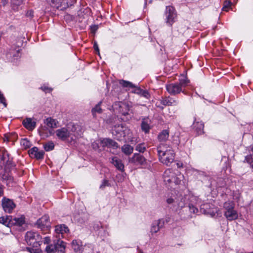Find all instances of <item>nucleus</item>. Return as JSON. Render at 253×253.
I'll return each instance as SVG.
<instances>
[{"mask_svg": "<svg viewBox=\"0 0 253 253\" xmlns=\"http://www.w3.org/2000/svg\"><path fill=\"white\" fill-rule=\"evenodd\" d=\"M163 177L166 183L174 182L175 184H180L184 176L178 169H168L165 171Z\"/></svg>", "mask_w": 253, "mask_h": 253, "instance_id": "nucleus-1", "label": "nucleus"}, {"mask_svg": "<svg viewBox=\"0 0 253 253\" xmlns=\"http://www.w3.org/2000/svg\"><path fill=\"white\" fill-rule=\"evenodd\" d=\"M76 128L74 125L72 126L71 128L69 126L64 127L57 129L55 134L57 137L62 141H65L69 138L73 139L72 135H75L73 132L75 131Z\"/></svg>", "mask_w": 253, "mask_h": 253, "instance_id": "nucleus-2", "label": "nucleus"}, {"mask_svg": "<svg viewBox=\"0 0 253 253\" xmlns=\"http://www.w3.org/2000/svg\"><path fill=\"white\" fill-rule=\"evenodd\" d=\"M25 240L28 245L34 247H38L41 245L42 237L38 233L31 231L26 233Z\"/></svg>", "mask_w": 253, "mask_h": 253, "instance_id": "nucleus-3", "label": "nucleus"}, {"mask_svg": "<svg viewBox=\"0 0 253 253\" xmlns=\"http://www.w3.org/2000/svg\"><path fill=\"white\" fill-rule=\"evenodd\" d=\"M128 131L129 129L122 125H116L112 129L113 135L119 141L124 140Z\"/></svg>", "mask_w": 253, "mask_h": 253, "instance_id": "nucleus-4", "label": "nucleus"}, {"mask_svg": "<svg viewBox=\"0 0 253 253\" xmlns=\"http://www.w3.org/2000/svg\"><path fill=\"white\" fill-rule=\"evenodd\" d=\"M36 225L38 228L42 231L48 232L51 227L49 216L47 215L42 216L37 220Z\"/></svg>", "mask_w": 253, "mask_h": 253, "instance_id": "nucleus-5", "label": "nucleus"}, {"mask_svg": "<svg viewBox=\"0 0 253 253\" xmlns=\"http://www.w3.org/2000/svg\"><path fill=\"white\" fill-rule=\"evenodd\" d=\"M200 211L204 214H208L213 217L217 213L218 210L212 204L205 203L201 205Z\"/></svg>", "mask_w": 253, "mask_h": 253, "instance_id": "nucleus-6", "label": "nucleus"}, {"mask_svg": "<svg viewBox=\"0 0 253 253\" xmlns=\"http://www.w3.org/2000/svg\"><path fill=\"white\" fill-rule=\"evenodd\" d=\"M114 109L118 110L123 115L126 116L128 114L129 105L126 102H116L113 105Z\"/></svg>", "mask_w": 253, "mask_h": 253, "instance_id": "nucleus-7", "label": "nucleus"}, {"mask_svg": "<svg viewBox=\"0 0 253 253\" xmlns=\"http://www.w3.org/2000/svg\"><path fill=\"white\" fill-rule=\"evenodd\" d=\"M167 23L171 25L175 21L177 15L175 9L171 6H167L166 11Z\"/></svg>", "mask_w": 253, "mask_h": 253, "instance_id": "nucleus-8", "label": "nucleus"}, {"mask_svg": "<svg viewBox=\"0 0 253 253\" xmlns=\"http://www.w3.org/2000/svg\"><path fill=\"white\" fill-rule=\"evenodd\" d=\"M1 205L3 211L5 212L11 213L16 207L13 200L3 197L1 201Z\"/></svg>", "mask_w": 253, "mask_h": 253, "instance_id": "nucleus-9", "label": "nucleus"}, {"mask_svg": "<svg viewBox=\"0 0 253 253\" xmlns=\"http://www.w3.org/2000/svg\"><path fill=\"white\" fill-rule=\"evenodd\" d=\"M128 162L135 165L144 166L146 164V159L140 154L134 153L131 158H129Z\"/></svg>", "mask_w": 253, "mask_h": 253, "instance_id": "nucleus-10", "label": "nucleus"}, {"mask_svg": "<svg viewBox=\"0 0 253 253\" xmlns=\"http://www.w3.org/2000/svg\"><path fill=\"white\" fill-rule=\"evenodd\" d=\"M174 152L173 151H169V153H165L164 156H159V160L163 164L169 166L174 160Z\"/></svg>", "mask_w": 253, "mask_h": 253, "instance_id": "nucleus-11", "label": "nucleus"}, {"mask_svg": "<svg viewBox=\"0 0 253 253\" xmlns=\"http://www.w3.org/2000/svg\"><path fill=\"white\" fill-rule=\"evenodd\" d=\"M166 89L168 92L171 95H176L181 92H184L183 89H181L180 85L176 83H172L166 85Z\"/></svg>", "mask_w": 253, "mask_h": 253, "instance_id": "nucleus-12", "label": "nucleus"}, {"mask_svg": "<svg viewBox=\"0 0 253 253\" xmlns=\"http://www.w3.org/2000/svg\"><path fill=\"white\" fill-rule=\"evenodd\" d=\"M29 154L32 158L40 160L43 158L44 152L42 150H39L37 147H34L29 150Z\"/></svg>", "mask_w": 253, "mask_h": 253, "instance_id": "nucleus-13", "label": "nucleus"}, {"mask_svg": "<svg viewBox=\"0 0 253 253\" xmlns=\"http://www.w3.org/2000/svg\"><path fill=\"white\" fill-rule=\"evenodd\" d=\"M169 151H173L170 146L165 143H161L157 147L158 156H164L165 153H169Z\"/></svg>", "mask_w": 253, "mask_h": 253, "instance_id": "nucleus-14", "label": "nucleus"}, {"mask_svg": "<svg viewBox=\"0 0 253 253\" xmlns=\"http://www.w3.org/2000/svg\"><path fill=\"white\" fill-rule=\"evenodd\" d=\"M0 164L3 165H8L10 164V160L8 152L4 149L0 150Z\"/></svg>", "mask_w": 253, "mask_h": 253, "instance_id": "nucleus-15", "label": "nucleus"}, {"mask_svg": "<svg viewBox=\"0 0 253 253\" xmlns=\"http://www.w3.org/2000/svg\"><path fill=\"white\" fill-rule=\"evenodd\" d=\"M101 144L102 147H107L108 148H112L113 149H116L119 147L118 144L116 142L110 138L103 139L101 140Z\"/></svg>", "mask_w": 253, "mask_h": 253, "instance_id": "nucleus-16", "label": "nucleus"}, {"mask_svg": "<svg viewBox=\"0 0 253 253\" xmlns=\"http://www.w3.org/2000/svg\"><path fill=\"white\" fill-rule=\"evenodd\" d=\"M161 103L165 106H175L178 104V101L169 96L162 98L161 100Z\"/></svg>", "mask_w": 253, "mask_h": 253, "instance_id": "nucleus-17", "label": "nucleus"}, {"mask_svg": "<svg viewBox=\"0 0 253 253\" xmlns=\"http://www.w3.org/2000/svg\"><path fill=\"white\" fill-rule=\"evenodd\" d=\"M111 163L115 168L121 171H124V165L122 161L117 157H114L111 159Z\"/></svg>", "mask_w": 253, "mask_h": 253, "instance_id": "nucleus-18", "label": "nucleus"}, {"mask_svg": "<svg viewBox=\"0 0 253 253\" xmlns=\"http://www.w3.org/2000/svg\"><path fill=\"white\" fill-rule=\"evenodd\" d=\"M55 231L56 233L59 235V238L60 235H61V237L63 238L64 234L67 233L69 231V230L68 227L65 224H60L55 226Z\"/></svg>", "mask_w": 253, "mask_h": 253, "instance_id": "nucleus-19", "label": "nucleus"}, {"mask_svg": "<svg viewBox=\"0 0 253 253\" xmlns=\"http://www.w3.org/2000/svg\"><path fill=\"white\" fill-rule=\"evenodd\" d=\"M151 121L148 118H144L142 119L141 124V128L145 133H149L150 130L151 129Z\"/></svg>", "mask_w": 253, "mask_h": 253, "instance_id": "nucleus-20", "label": "nucleus"}, {"mask_svg": "<svg viewBox=\"0 0 253 253\" xmlns=\"http://www.w3.org/2000/svg\"><path fill=\"white\" fill-rule=\"evenodd\" d=\"M193 128L196 131L198 135H201L204 133V125L201 121H197L195 120L193 124Z\"/></svg>", "mask_w": 253, "mask_h": 253, "instance_id": "nucleus-21", "label": "nucleus"}, {"mask_svg": "<svg viewBox=\"0 0 253 253\" xmlns=\"http://www.w3.org/2000/svg\"><path fill=\"white\" fill-rule=\"evenodd\" d=\"M224 215L230 221L235 220L238 217V213L234 209L231 211H224Z\"/></svg>", "mask_w": 253, "mask_h": 253, "instance_id": "nucleus-22", "label": "nucleus"}, {"mask_svg": "<svg viewBox=\"0 0 253 253\" xmlns=\"http://www.w3.org/2000/svg\"><path fill=\"white\" fill-rule=\"evenodd\" d=\"M19 49H15L11 48L9 49L8 51L6 53V56L8 58H11L12 59H16L20 56V53Z\"/></svg>", "mask_w": 253, "mask_h": 253, "instance_id": "nucleus-23", "label": "nucleus"}, {"mask_svg": "<svg viewBox=\"0 0 253 253\" xmlns=\"http://www.w3.org/2000/svg\"><path fill=\"white\" fill-rule=\"evenodd\" d=\"M24 126L28 129L31 130L36 127V123L35 121H33L31 118H27L23 122Z\"/></svg>", "mask_w": 253, "mask_h": 253, "instance_id": "nucleus-24", "label": "nucleus"}, {"mask_svg": "<svg viewBox=\"0 0 253 253\" xmlns=\"http://www.w3.org/2000/svg\"><path fill=\"white\" fill-rule=\"evenodd\" d=\"M44 124L50 128H56L58 126L59 124L57 120L51 117L47 118L44 121Z\"/></svg>", "mask_w": 253, "mask_h": 253, "instance_id": "nucleus-25", "label": "nucleus"}, {"mask_svg": "<svg viewBox=\"0 0 253 253\" xmlns=\"http://www.w3.org/2000/svg\"><path fill=\"white\" fill-rule=\"evenodd\" d=\"M56 247V252L64 253L65 249V243L60 240H58L56 242L54 243Z\"/></svg>", "mask_w": 253, "mask_h": 253, "instance_id": "nucleus-26", "label": "nucleus"}, {"mask_svg": "<svg viewBox=\"0 0 253 253\" xmlns=\"http://www.w3.org/2000/svg\"><path fill=\"white\" fill-rule=\"evenodd\" d=\"M169 137V131L167 129L163 130L158 135V139L161 143L165 142Z\"/></svg>", "mask_w": 253, "mask_h": 253, "instance_id": "nucleus-27", "label": "nucleus"}, {"mask_svg": "<svg viewBox=\"0 0 253 253\" xmlns=\"http://www.w3.org/2000/svg\"><path fill=\"white\" fill-rule=\"evenodd\" d=\"M122 152L126 156L131 155L133 151V147L129 144H125L122 148Z\"/></svg>", "mask_w": 253, "mask_h": 253, "instance_id": "nucleus-28", "label": "nucleus"}, {"mask_svg": "<svg viewBox=\"0 0 253 253\" xmlns=\"http://www.w3.org/2000/svg\"><path fill=\"white\" fill-rule=\"evenodd\" d=\"M11 217L9 216H2L0 217V223L5 226H9L11 221Z\"/></svg>", "mask_w": 253, "mask_h": 253, "instance_id": "nucleus-29", "label": "nucleus"}, {"mask_svg": "<svg viewBox=\"0 0 253 253\" xmlns=\"http://www.w3.org/2000/svg\"><path fill=\"white\" fill-rule=\"evenodd\" d=\"M119 83L124 87L133 88L135 87V85L133 84L132 83L123 80H120L119 81Z\"/></svg>", "mask_w": 253, "mask_h": 253, "instance_id": "nucleus-30", "label": "nucleus"}, {"mask_svg": "<svg viewBox=\"0 0 253 253\" xmlns=\"http://www.w3.org/2000/svg\"><path fill=\"white\" fill-rule=\"evenodd\" d=\"M234 203L232 201L225 202L223 204V208L225 211H231L234 209Z\"/></svg>", "mask_w": 253, "mask_h": 253, "instance_id": "nucleus-31", "label": "nucleus"}, {"mask_svg": "<svg viewBox=\"0 0 253 253\" xmlns=\"http://www.w3.org/2000/svg\"><path fill=\"white\" fill-rule=\"evenodd\" d=\"M76 1V0H63L61 5L64 8H66L73 5Z\"/></svg>", "mask_w": 253, "mask_h": 253, "instance_id": "nucleus-32", "label": "nucleus"}, {"mask_svg": "<svg viewBox=\"0 0 253 253\" xmlns=\"http://www.w3.org/2000/svg\"><path fill=\"white\" fill-rule=\"evenodd\" d=\"M14 224L21 226L25 223V217L23 216H21L20 217H15L13 219Z\"/></svg>", "mask_w": 253, "mask_h": 253, "instance_id": "nucleus-33", "label": "nucleus"}, {"mask_svg": "<svg viewBox=\"0 0 253 253\" xmlns=\"http://www.w3.org/2000/svg\"><path fill=\"white\" fill-rule=\"evenodd\" d=\"M147 146L144 143L138 144L136 146L135 150L140 153H144L146 150Z\"/></svg>", "mask_w": 253, "mask_h": 253, "instance_id": "nucleus-34", "label": "nucleus"}, {"mask_svg": "<svg viewBox=\"0 0 253 253\" xmlns=\"http://www.w3.org/2000/svg\"><path fill=\"white\" fill-rule=\"evenodd\" d=\"M81 246L79 242L77 240H73L72 243V247L73 250L76 252H78L81 250Z\"/></svg>", "mask_w": 253, "mask_h": 253, "instance_id": "nucleus-35", "label": "nucleus"}, {"mask_svg": "<svg viewBox=\"0 0 253 253\" xmlns=\"http://www.w3.org/2000/svg\"><path fill=\"white\" fill-rule=\"evenodd\" d=\"M189 84V81L186 78L183 77L179 80V82L178 83L179 85L181 86V89L187 86Z\"/></svg>", "mask_w": 253, "mask_h": 253, "instance_id": "nucleus-36", "label": "nucleus"}, {"mask_svg": "<svg viewBox=\"0 0 253 253\" xmlns=\"http://www.w3.org/2000/svg\"><path fill=\"white\" fill-rule=\"evenodd\" d=\"M46 253H55L56 252V247L54 244L47 245L45 249Z\"/></svg>", "mask_w": 253, "mask_h": 253, "instance_id": "nucleus-37", "label": "nucleus"}, {"mask_svg": "<svg viewBox=\"0 0 253 253\" xmlns=\"http://www.w3.org/2000/svg\"><path fill=\"white\" fill-rule=\"evenodd\" d=\"M44 149L46 151H49L54 149V145L53 142L49 141L44 145Z\"/></svg>", "mask_w": 253, "mask_h": 253, "instance_id": "nucleus-38", "label": "nucleus"}, {"mask_svg": "<svg viewBox=\"0 0 253 253\" xmlns=\"http://www.w3.org/2000/svg\"><path fill=\"white\" fill-rule=\"evenodd\" d=\"M101 102L97 104L95 107L92 109V113L93 115L94 116L96 113H101L102 112L101 108L100 107Z\"/></svg>", "mask_w": 253, "mask_h": 253, "instance_id": "nucleus-39", "label": "nucleus"}, {"mask_svg": "<svg viewBox=\"0 0 253 253\" xmlns=\"http://www.w3.org/2000/svg\"><path fill=\"white\" fill-rule=\"evenodd\" d=\"M160 229V228L158 227L155 223L154 222L151 227V232L152 233H156L158 232Z\"/></svg>", "mask_w": 253, "mask_h": 253, "instance_id": "nucleus-40", "label": "nucleus"}, {"mask_svg": "<svg viewBox=\"0 0 253 253\" xmlns=\"http://www.w3.org/2000/svg\"><path fill=\"white\" fill-rule=\"evenodd\" d=\"M155 223L161 229L164 226L165 220L163 219H160L156 221Z\"/></svg>", "mask_w": 253, "mask_h": 253, "instance_id": "nucleus-41", "label": "nucleus"}, {"mask_svg": "<svg viewBox=\"0 0 253 253\" xmlns=\"http://www.w3.org/2000/svg\"><path fill=\"white\" fill-rule=\"evenodd\" d=\"M189 208L191 213H197L198 212V209L192 205H189Z\"/></svg>", "mask_w": 253, "mask_h": 253, "instance_id": "nucleus-42", "label": "nucleus"}, {"mask_svg": "<svg viewBox=\"0 0 253 253\" xmlns=\"http://www.w3.org/2000/svg\"><path fill=\"white\" fill-rule=\"evenodd\" d=\"M140 95L148 99L150 95L147 90H142Z\"/></svg>", "mask_w": 253, "mask_h": 253, "instance_id": "nucleus-43", "label": "nucleus"}, {"mask_svg": "<svg viewBox=\"0 0 253 253\" xmlns=\"http://www.w3.org/2000/svg\"><path fill=\"white\" fill-rule=\"evenodd\" d=\"M176 202H177V206L180 208H182L185 206V200L182 198H181L180 202H178L176 201Z\"/></svg>", "mask_w": 253, "mask_h": 253, "instance_id": "nucleus-44", "label": "nucleus"}, {"mask_svg": "<svg viewBox=\"0 0 253 253\" xmlns=\"http://www.w3.org/2000/svg\"><path fill=\"white\" fill-rule=\"evenodd\" d=\"M12 4L15 6L20 5L23 2V0H11Z\"/></svg>", "mask_w": 253, "mask_h": 253, "instance_id": "nucleus-45", "label": "nucleus"}, {"mask_svg": "<svg viewBox=\"0 0 253 253\" xmlns=\"http://www.w3.org/2000/svg\"><path fill=\"white\" fill-rule=\"evenodd\" d=\"M109 183L108 181L106 179H104L102 182V184L100 186V188L103 189L106 186H109Z\"/></svg>", "mask_w": 253, "mask_h": 253, "instance_id": "nucleus-46", "label": "nucleus"}, {"mask_svg": "<svg viewBox=\"0 0 253 253\" xmlns=\"http://www.w3.org/2000/svg\"><path fill=\"white\" fill-rule=\"evenodd\" d=\"M133 88H134V90L132 91V92L133 93L139 94V95H140L141 94V92L142 89H141L140 87L136 86L135 85V87H133Z\"/></svg>", "mask_w": 253, "mask_h": 253, "instance_id": "nucleus-47", "label": "nucleus"}, {"mask_svg": "<svg viewBox=\"0 0 253 253\" xmlns=\"http://www.w3.org/2000/svg\"><path fill=\"white\" fill-rule=\"evenodd\" d=\"M21 144L25 146V147H30V142L28 140H27L26 139H23L22 142Z\"/></svg>", "mask_w": 253, "mask_h": 253, "instance_id": "nucleus-48", "label": "nucleus"}, {"mask_svg": "<svg viewBox=\"0 0 253 253\" xmlns=\"http://www.w3.org/2000/svg\"><path fill=\"white\" fill-rule=\"evenodd\" d=\"M28 250L31 252V253H41V251L39 249L35 250L32 248H28Z\"/></svg>", "mask_w": 253, "mask_h": 253, "instance_id": "nucleus-49", "label": "nucleus"}, {"mask_svg": "<svg viewBox=\"0 0 253 253\" xmlns=\"http://www.w3.org/2000/svg\"><path fill=\"white\" fill-rule=\"evenodd\" d=\"M50 239L48 237H46L43 239V242H44V244H48L50 243Z\"/></svg>", "mask_w": 253, "mask_h": 253, "instance_id": "nucleus-50", "label": "nucleus"}, {"mask_svg": "<svg viewBox=\"0 0 253 253\" xmlns=\"http://www.w3.org/2000/svg\"><path fill=\"white\" fill-rule=\"evenodd\" d=\"M93 47L94 48V50L98 52V54H99V47L96 42H94L93 44Z\"/></svg>", "mask_w": 253, "mask_h": 253, "instance_id": "nucleus-51", "label": "nucleus"}, {"mask_svg": "<svg viewBox=\"0 0 253 253\" xmlns=\"http://www.w3.org/2000/svg\"><path fill=\"white\" fill-rule=\"evenodd\" d=\"M41 88L43 91H46V92H50V91H51L52 90V89H51L50 88L46 87H42Z\"/></svg>", "mask_w": 253, "mask_h": 253, "instance_id": "nucleus-52", "label": "nucleus"}, {"mask_svg": "<svg viewBox=\"0 0 253 253\" xmlns=\"http://www.w3.org/2000/svg\"><path fill=\"white\" fill-rule=\"evenodd\" d=\"M174 202H175L174 200L171 198H169L167 199V203L168 204H172Z\"/></svg>", "mask_w": 253, "mask_h": 253, "instance_id": "nucleus-53", "label": "nucleus"}, {"mask_svg": "<svg viewBox=\"0 0 253 253\" xmlns=\"http://www.w3.org/2000/svg\"><path fill=\"white\" fill-rule=\"evenodd\" d=\"M98 29L97 26L94 25L91 27V30L92 32H95Z\"/></svg>", "mask_w": 253, "mask_h": 253, "instance_id": "nucleus-54", "label": "nucleus"}, {"mask_svg": "<svg viewBox=\"0 0 253 253\" xmlns=\"http://www.w3.org/2000/svg\"><path fill=\"white\" fill-rule=\"evenodd\" d=\"M3 194V190L2 186L0 185V197L2 196Z\"/></svg>", "mask_w": 253, "mask_h": 253, "instance_id": "nucleus-55", "label": "nucleus"}, {"mask_svg": "<svg viewBox=\"0 0 253 253\" xmlns=\"http://www.w3.org/2000/svg\"><path fill=\"white\" fill-rule=\"evenodd\" d=\"M12 136L13 139H16L17 138V135L15 133L12 134Z\"/></svg>", "mask_w": 253, "mask_h": 253, "instance_id": "nucleus-56", "label": "nucleus"}, {"mask_svg": "<svg viewBox=\"0 0 253 253\" xmlns=\"http://www.w3.org/2000/svg\"><path fill=\"white\" fill-rule=\"evenodd\" d=\"M169 220H170V218L169 217H167V218L166 219V222H168L169 221Z\"/></svg>", "mask_w": 253, "mask_h": 253, "instance_id": "nucleus-57", "label": "nucleus"}, {"mask_svg": "<svg viewBox=\"0 0 253 253\" xmlns=\"http://www.w3.org/2000/svg\"><path fill=\"white\" fill-rule=\"evenodd\" d=\"M227 8H228V7H227L226 6H225H225L223 7V9L224 10L227 11Z\"/></svg>", "mask_w": 253, "mask_h": 253, "instance_id": "nucleus-58", "label": "nucleus"}, {"mask_svg": "<svg viewBox=\"0 0 253 253\" xmlns=\"http://www.w3.org/2000/svg\"><path fill=\"white\" fill-rule=\"evenodd\" d=\"M139 251V253H143V252L141 251Z\"/></svg>", "mask_w": 253, "mask_h": 253, "instance_id": "nucleus-59", "label": "nucleus"}]
</instances>
